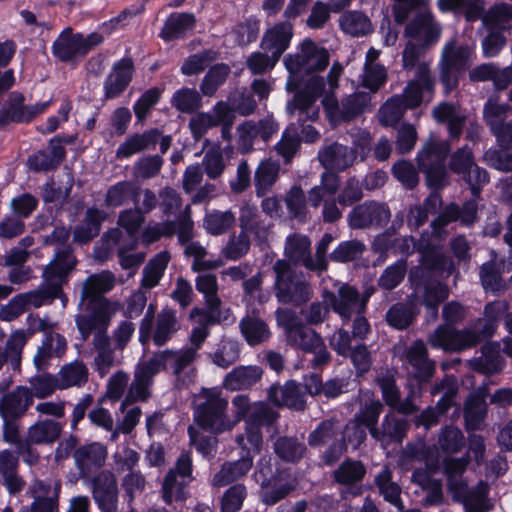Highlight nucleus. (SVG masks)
<instances>
[{"mask_svg": "<svg viewBox=\"0 0 512 512\" xmlns=\"http://www.w3.org/2000/svg\"><path fill=\"white\" fill-rule=\"evenodd\" d=\"M299 49L297 53L287 54L283 60L289 73L287 90L297 91L288 107L299 111L300 121H315L318 118V110L313 108V96L307 91L298 90L304 83L303 74L310 75L324 71L329 65L330 56L326 48L319 47L311 38H305L300 43Z\"/></svg>", "mask_w": 512, "mask_h": 512, "instance_id": "1", "label": "nucleus"}, {"mask_svg": "<svg viewBox=\"0 0 512 512\" xmlns=\"http://www.w3.org/2000/svg\"><path fill=\"white\" fill-rule=\"evenodd\" d=\"M256 479L261 486V500L273 506L288 497L298 486V481L290 468L272 465L270 460L259 462Z\"/></svg>", "mask_w": 512, "mask_h": 512, "instance_id": "2", "label": "nucleus"}, {"mask_svg": "<svg viewBox=\"0 0 512 512\" xmlns=\"http://www.w3.org/2000/svg\"><path fill=\"white\" fill-rule=\"evenodd\" d=\"M197 397L204 399L193 411L194 422L199 428L213 434H220L232 428L233 424L226 414L228 401L221 396L218 388L202 387Z\"/></svg>", "mask_w": 512, "mask_h": 512, "instance_id": "3", "label": "nucleus"}, {"mask_svg": "<svg viewBox=\"0 0 512 512\" xmlns=\"http://www.w3.org/2000/svg\"><path fill=\"white\" fill-rule=\"evenodd\" d=\"M273 270L275 295L279 303L301 307L310 300L312 293L309 284L297 277L289 261L278 259Z\"/></svg>", "mask_w": 512, "mask_h": 512, "instance_id": "4", "label": "nucleus"}, {"mask_svg": "<svg viewBox=\"0 0 512 512\" xmlns=\"http://www.w3.org/2000/svg\"><path fill=\"white\" fill-rule=\"evenodd\" d=\"M52 104V99L27 104L25 95L11 91L0 105V132L8 131L12 125H29L44 114Z\"/></svg>", "mask_w": 512, "mask_h": 512, "instance_id": "5", "label": "nucleus"}, {"mask_svg": "<svg viewBox=\"0 0 512 512\" xmlns=\"http://www.w3.org/2000/svg\"><path fill=\"white\" fill-rule=\"evenodd\" d=\"M104 37L98 32L88 35L73 33L71 27L63 29L51 46L52 55L60 62L69 63L83 59L95 47L102 44Z\"/></svg>", "mask_w": 512, "mask_h": 512, "instance_id": "6", "label": "nucleus"}, {"mask_svg": "<svg viewBox=\"0 0 512 512\" xmlns=\"http://www.w3.org/2000/svg\"><path fill=\"white\" fill-rule=\"evenodd\" d=\"M470 49L467 46L450 47L445 50L440 61L439 80L444 93L450 94L458 88L460 79L469 69Z\"/></svg>", "mask_w": 512, "mask_h": 512, "instance_id": "7", "label": "nucleus"}, {"mask_svg": "<svg viewBox=\"0 0 512 512\" xmlns=\"http://www.w3.org/2000/svg\"><path fill=\"white\" fill-rule=\"evenodd\" d=\"M391 218V210L387 203L367 200L352 208L347 216L351 229H380L385 227Z\"/></svg>", "mask_w": 512, "mask_h": 512, "instance_id": "8", "label": "nucleus"}, {"mask_svg": "<svg viewBox=\"0 0 512 512\" xmlns=\"http://www.w3.org/2000/svg\"><path fill=\"white\" fill-rule=\"evenodd\" d=\"M481 338L476 330L464 328L458 330L455 326H439L430 338L433 348H439L445 352H461L476 347Z\"/></svg>", "mask_w": 512, "mask_h": 512, "instance_id": "9", "label": "nucleus"}, {"mask_svg": "<svg viewBox=\"0 0 512 512\" xmlns=\"http://www.w3.org/2000/svg\"><path fill=\"white\" fill-rule=\"evenodd\" d=\"M89 314H81L76 317V326L83 340H87L94 330H97L95 340L103 345H108L105 332L110 323L109 301L104 299L102 303H90Z\"/></svg>", "mask_w": 512, "mask_h": 512, "instance_id": "10", "label": "nucleus"}, {"mask_svg": "<svg viewBox=\"0 0 512 512\" xmlns=\"http://www.w3.org/2000/svg\"><path fill=\"white\" fill-rule=\"evenodd\" d=\"M89 479L92 498L98 509L101 512H117L119 490L114 473L102 470Z\"/></svg>", "mask_w": 512, "mask_h": 512, "instance_id": "11", "label": "nucleus"}, {"mask_svg": "<svg viewBox=\"0 0 512 512\" xmlns=\"http://www.w3.org/2000/svg\"><path fill=\"white\" fill-rule=\"evenodd\" d=\"M78 260L71 245L58 247L53 259L44 268L42 278L45 281L59 284L61 290L68 284L71 273L75 270Z\"/></svg>", "mask_w": 512, "mask_h": 512, "instance_id": "12", "label": "nucleus"}, {"mask_svg": "<svg viewBox=\"0 0 512 512\" xmlns=\"http://www.w3.org/2000/svg\"><path fill=\"white\" fill-rule=\"evenodd\" d=\"M447 491L453 502L463 504L467 508H478L487 500L489 486L485 481L480 480L474 488L470 489L464 479L449 475L447 477Z\"/></svg>", "mask_w": 512, "mask_h": 512, "instance_id": "13", "label": "nucleus"}, {"mask_svg": "<svg viewBox=\"0 0 512 512\" xmlns=\"http://www.w3.org/2000/svg\"><path fill=\"white\" fill-rule=\"evenodd\" d=\"M404 35L417 41L423 48H429L438 42L441 28L431 12H419L406 25Z\"/></svg>", "mask_w": 512, "mask_h": 512, "instance_id": "14", "label": "nucleus"}, {"mask_svg": "<svg viewBox=\"0 0 512 512\" xmlns=\"http://www.w3.org/2000/svg\"><path fill=\"white\" fill-rule=\"evenodd\" d=\"M415 79L410 80L403 90L402 95H396L407 110L416 109L423 102V93L433 94L434 79L430 68L426 63H421L416 69Z\"/></svg>", "mask_w": 512, "mask_h": 512, "instance_id": "15", "label": "nucleus"}, {"mask_svg": "<svg viewBox=\"0 0 512 512\" xmlns=\"http://www.w3.org/2000/svg\"><path fill=\"white\" fill-rule=\"evenodd\" d=\"M134 72L135 66L131 57H123L116 61L103 82L104 99L120 97L132 82Z\"/></svg>", "mask_w": 512, "mask_h": 512, "instance_id": "16", "label": "nucleus"}, {"mask_svg": "<svg viewBox=\"0 0 512 512\" xmlns=\"http://www.w3.org/2000/svg\"><path fill=\"white\" fill-rule=\"evenodd\" d=\"M107 455V447L101 442L94 441L79 446L74 451L73 458L80 477L91 478L95 471L104 466Z\"/></svg>", "mask_w": 512, "mask_h": 512, "instance_id": "17", "label": "nucleus"}, {"mask_svg": "<svg viewBox=\"0 0 512 512\" xmlns=\"http://www.w3.org/2000/svg\"><path fill=\"white\" fill-rule=\"evenodd\" d=\"M367 474V468L361 460L345 458L333 471L335 483L348 488V492L356 497L363 493L362 482Z\"/></svg>", "mask_w": 512, "mask_h": 512, "instance_id": "18", "label": "nucleus"}, {"mask_svg": "<svg viewBox=\"0 0 512 512\" xmlns=\"http://www.w3.org/2000/svg\"><path fill=\"white\" fill-rule=\"evenodd\" d=\"M291 21L285 19L266 29L260 42V48L265 52L273 53L280 59L290 47L294 35V25Z\"/></svg>", "mask_w": 512, "mask_h": 512, "instance_id": "19", "label": "nucleus"}, {"mask_svg": "<svg viewBox=\"0 0 512 512\" xmlns=\"http://www.w3.org/2000/svg\"><path fill=\"white\" fill-rule=\"evenodd\" d=\"M33 394L26 386H17L0 399V417L2 420H18L23 417L33 404Z\"/></svg>", "mask_w": 512, "mask_h": 512, "instance_id": "20", "label": "nucleus"}, {"mask_svg": "<svg viewBox=\"0 0 512 512\" xmlns=\"http://www.w3.org/2000/svg\"><path fill=\"white\" fill-rule=\"evenodd\" d=\"M409 429L410 423L406 417L399 416L394 411H389L383 417L373 439L386 444H401L407 437Z\"/></svg>", "mask_w": 512, "mask_h": 512, "instance_id": "21", "label": "nucleus"}, {"mask_svg": "<svg viewBox=\"0 0 512 512\" xmlns=\"http://www.w3.org/2000/svg\"><path fill=\"white\" fill-rule=\"evenodd\" d=\"M197 19L191 12H173L165 20L159 32V37L169 43L184 39L189 32L196 28Z\"/></svg>", "mask_w": 512, "mask_h": 512, "instance_id": "22", "label": "nucleus"}, {"mask_svg": "<svg viewBox=\"0 0 512 512\" xmlns=\"http://www.w3.org/2000/svg\"><path fill=\"white\" fill-rule=\"evenodd\" d=\"M107 213L95 206L88 207L81 224L73 230V241L79 245H86L98 237Z\"/></svg>", "mask_w": 512, "mask_h": 512, "instance_id": "23", "label": "nucleus"}, {"mask_svg": "<svg viewBox=\"0 0 512 512\" xmlns=\"http://www.w3.org/2000/svg\"><path fill=\"white\" fill-rule=\"evenodd\" d=\"M373 250L379 254L392 253L405 258L412 255L417 249L418 241L413 236L396 237L389 232H381L373 241Z\"/></svg>", "mask_w": 512, "mask_h": 512, "instance_id": "24", "label": "nucleus"}, {"mask_svg": "<svg viewBox=\"0 0 512 512\" xmlns=\"http://www.w3.org/2000/svg\"><path fill=\"white\" fill-rule=\"evenodd\" d=\"M485 397V391H477L470 393L465 400L463 418L464 427L468 433L482 429L487 415Z\"/></svg>", "mask_w": 512, "mask_h": 512, "instance_id": "25", "label": "nucleus"}, {"mask_svg": "<svg viewBox=\"0 0 512 512\" xmlns=\"http://www.w3.org/2000/svg\"><path fill=\"white\" fill-rule=\"evenodd\" d=\"M48 149L37 150L28 156L26 164L30 171L47 173L60 167L67 155L66 148L53 146Z\"/></svg>", "mask_w": 512, "mask_h": 512, "instance_id": "26", "label": "nucleus"}, {"mask_svg": "<svg viewBox=\"0 0 512 512\" xmlns=\"http://www.w3.org/2000/svg\"><path fill=\"white\" fill-rule=\"evenodd\" d=\"M253 466V456L249 450L245 451L240 459L233 462H225L212 479L215 487H224L245 476Z\"/></svg>", "mask_w": 512, "mask_h": 512, "instance_id": "27", "label": "nucleus"}, {"mask_svg": "<svg viewBox=\"0 0 512 512\" xmlns=\"http://www.w3.org/2000/svg\"><path fill=\"white\" fill-rule=\"evenodd\" d=\"M116 283L115 275L110 270H103L87 277L82 298L90 303H102L106 299L103 295L110 292Z\"/></svg>", "mask_w": 512, "mask_h": 512, "instance_id": "28", "label": "nucleus"}, {"mask_svg": "<svg viewBox=\"0 0 512 512\" xmlns=\"http://www.w3.org/2000/svg\"><path fill=\"white\" fill-rule=\"evenodd\" d=\"M263 375V369L257 365L234 367L224 378L223 385L227 390H246L257 384Z\"/></svg>", "mask_w": 512, "mask_h": 512, "instance_id": "29", "label": "nucleus"}, {"mask_svg": "<svg viewBox=\"0 0 512 512\" xmlns=\"http://www.w3.org/2000/svg\"><path fill=\"white\" fill-rule=\"evenodd\" d=\"M360 299L359 291L351 285L344 284L338 289V295L328 293V300L332 310L337 313L344 322H348L353 314V306Z\"/></svg>", "mask_w": 512, "mask_h": 512, "instance_id": "30", "label": "nucleus"}, {"mask_svg": "<svg viewBox=\"0 0 512 512\" xmlns=\"http://www.w3.org/2000/svg\"><path fill=\"white\" fill-rule=\"evenodd\" d=\"M459 390L458 382L455 376L445 375L443 379L435 383L431 388V395L436 396L443 392V395L433 407L439 416L445 415L455 404V399Z\"/></svg>", "mask_w": 512, "mask_h": 512, "instance_id": "31", "label": "nucleus"}, {"mask_svg": "<svg viewBox=\"0 0 512 512\" xmlns=\"http://www.w3.org/2000/svg\"><path fill=\"white\" fill-rule=\"evenodd\" d=\"M178 329L176 311L168 307L163 308L157 315L155 331L151 336L154 345L164 346Z\"/></svg>", "mask_w": 512, "mask_h": 512, "instance_id": "32", "label": "nucleus"}, {"mask_svg": "<svg viewBox=\"0 0 512 512\" xmlns=\"http://www.w3.org/2000/svg\"><path fill=\"white\" fill-rule=\"evenodd\" d=\"M449 297V288L445 283L436 281L434 283H425L422 293L421 303L425 306L427 317L436 319L438 317L439 306Z\"/></svg>", "mask_w": 512, "mask_h": 512, "instance_id": "33", "label": "nucleus"}, {"mask_svg": "<svg viewBox=\"0 0 512 512\" xmlns=\"http://www.w3.org/2000/svg\"><path fill=\"white\" fill-rule=\"evenodd\" d=\"M274 451L282 461L298 463L304 457L307 447L297 437L280 436L274 442Z\"/></svg>", "mask_w": 512, "mask_h": 512, "instance_id": "34", "label": "nucleus"}, {"mask_svg": "<svg viewBox=\"0 0 512 512\" xmlns=\"http://www.w3.org/2000/svg\"><path fill=\"white\" fill-rule=\"evenodd\" d=\"M169 261L170 254L168 251H161L153 256L143 268L141 286L147 289L157 286Z\"/></svg>", "mask_w": 512, "mask_h": 512, "instance_id": "35", "label": "nucleus"}, {"mask_svg": "<svg viewBox=\"0 0 512 512\" xmlns=\"http://www.w3.org/2000/svg\"><path fill=\"white\" fill-rule=\"evenodd\" d=\"M61 432V424L52 419L38 420L28 428L30 440L37 445L54 443Z\"/></svg>", "mask_w": 512, "mask_h": 512, "instance_id": "36", "label": "nucleus"}, {"mask_svg": "<svg viewBox=\"0 0 512 512\" xmlns=\"http://www.w3.org/2000/svg\"><path fill=\"white\" fill-rule=\"evenodd\" d=\"M241 333L250 346H256L271 337L267 323L256 317H245L240 321Z\"/></svg>", "mask_w": 512, "mask_h": 512, "instance_id": "37", "label": "nucleus"}, {"mask_svg": "<svg viewBox=\"0 0 512 512\" xmlns=\"http://www.w3.org/2000/svg\"><path fill=\"white\" fill-rule=\"evenodd\" d=\"M416 251L420 255L421 266L428 271L443 270L446 265V257L442 247L430 241H418Z\"/></svg>", "mask_w": 512, "mask_h": 512, "instance_id": "38", "label": "nucleus"}, {"mask_svg": "<svg viewBox=\"0 0 512 512\" xmlns=\"http://www.w3.org/2000/svg\"><path fill=\"white\" fill-rule=\"evenodd\" d=\"M479 277L481 285L486 293L499 296L506 289L501 271L494 261L484 262L480 266Z\"/></svg>", "mask_w": 512, "mask_h": 512, "instance_id": "39", "label": "nucleus"}, {"mask_svg": "<svg viewBox=\"0 0 512 512\" xmlns=\"http://www.w3.org/2000/svg\"><path fill=\"white\" fill-rule=\"evenodd\" d=\"M279 166L270 160H263L256 168L254 185L256 195L264 197L277 181Z\"/></svg>", "mask_w": 512, "mask_h": 512, "instance_id": "40", "label": "nucleus"}, {"mask_svg": "<svg viewBox=\"0 0 512 512\" xmlns=\"http://www.w3.org/2000/svg\"><path fill=\"white\" fill-rule=\"evenodd\" d=\"M230 72V66L223 62L210 66L200 83L201 93L205 96H213L226 82Z\"/></svg>", "mask_w": 512, "mask_h": 512, "instance_id": "41", "label": "nucleus"}, {"mask_svg": "<svg viewBox=\"0 0 512 512\" xmlns=\"http://www.w3.org/2000/svg\"><path fill=\"white\" fill-rule=\"evenodd\" d=\"M219 51L209 48L189 55L182 63L180 71L185 76L198 75L219 58Z\"/></svg>", "mask_w": 512, "mask_h": 512, "instance_id": "42", "label": "nucleus"}, {"mask_svg": "<svg viewBox=\"0 0 512 512\" xmlns=\"http://www.w3.org/2000/svg\"><path fill=\"white\" fill-rule=\"evenodd\" d=\"M384 410V404L380 400H371L366 402L354 416V422L357 426H363L367 429L373 438L377 433L378 422L381 413Z\"/></svg>", "mask_w": 512, "mask_h": 512, "instance_id": "43", "label": "nucleus"}, {"mask_svg": "<svg viewBox=\"0 0 512 512\" xmlns=\"http://www.w3.org/2000/svg\"><path fill=\"white\" fill-rule=\"evenodd\" d=\"M286 341L289 346L307 353L321 343V335L302 324L286 336Z\"/></svg>", "mask_w": 512, "mask_h": 512, "instance_id": "44", "label": "nucleus"}, {"mask_svg": "<svg viewBox=\"0 0 512 512\" xmlns=\"http://www.w3.org/2000/svg\"><path fill=\"white\" fill-rule=\"evenodd\" d=\"M195 287L199 293L204 295L205 303L210 312H218L221 301L217 295V277L214 274L198 275L195 279Z\"/></svg>", "mask_w": 512, "mask_h": 512, "instance_id": "45", "label": "nucleus"}, {"mask_svg": "<svg viewBox=\"0 0 512 512\" xmlns=\"http://www.w3.org/2000/svg\"><path fill=\"white\" fill-rule=\"evenodd\" d=\"M139 195V187L134 183L123 180L110 186L106 192L105 204L107 207H120L129 198H136Z\"/></svg>", "mask_w": 512, "mask_h": 512, "instance_id": "46", "label": "nucleus"}, {"mask_svg": "<svg viewBox=\"0 0 512 512\" xmlns=\"http://www.w3.org/2000/svg\"><path fill=\"white\" fill-rule=\"evenodd\" d=\"M340 28L352 36H363L370 32L371 22L361 11H348L339 19Z\"/></svg>", "mask_w": 512, "mask_h": 512, "instance_id": "47", "label": "nucleus"}, {"mask_svg": "<svg viewBox=\"0 0 512 512\" xmlns=\"http://www.w3.org/2000/svg\"><path fill=\"white\" fill-rule=\"evenodd\" d=\"M451 150L449 141H438L430 137L416 156L417 162H442L445 163Z\"/></svg>", "mask_w": 512, "mask_h": 512, "instance_id": "48", "label": "nucleus"}, {"mask_svg": "<svg viewBox=\"0 0 512 512\" xmlns=\"http://www.w3.org/2000/svg\"><path fill=\"white\" fill-rule=\"evenodd\" d=\"M171 104L177 111L190 114L201 107L202 99L195 89L182 87L174 92Z\"/></svg>", "mask_w": 512, "mask_h": 512, "instance_id": "49", "label": "nucleus"}, {"mask_svg": "<svg viewBox=\"0 0 512 512\" xmlns=\"http://www.w3.org/2000/svg\"><path fill=\"white\" fill-rule=\"evenodd\" d=\"M235 223V215L231 211L214 210L204 218V228L207 233L219 236L225 234Z\"/></svg>", "mask_w": 512, "mask_h": 512, "instance_id": "50", "label": "nucleus"}, {"mask_svg": "<svg viewBox=\"0 0 512 512\" xmlns=\"http://www.w3.org/2000/svg\"><path fill=\"white\" fill-rule=\"evenodd\" d=\"M59 389H66L72 386H80L88 380V369L82 363L75 361L64 365L60 369Z\"/></svg>", "mask_w": 512, "mask_h": 512, "instance_id": "51", "label": "nucleus"}, {"mask_svg": "<svg viewBox=\"0 0 512 512\" xmlns=\"http://www.w3.org/2000/svg\"><path fill=\"white\" fill-rule=\"evenodd\" d=\"M365 245L358 239L341 241L330 253L329 258L335 263L352 262L362 256Z\"/></svg>", "mask_w": 512, "mask_h": 512, "instance_id": "52", "label": "nucleus"}, {"mask_svg": "<svg viewBox=\"0 0 512 512\" xmlns=\"http://www.w3.org/2000/svg\"><path fill=\"white\" fill-rule=\"evenodd\" d=\"M407 272V261L405 258L398 259L387 266L378 279V286L381 289L391 291L399 286Z\"/></svg>", "mask_w": 512, "mask_h": 512, "instance_id": "53", "label": "nucleus"}, {"mask_svg": "<svg viewBox=\"0 0 512 512\" xmlns=\"http://www.w3.org/2000/svg\"><path fill=\"white\" fill-rule=\"evenodd\" d=\"M22 294L25 295L24 298L28 307L32 305L36 308L42 306L47 300L53 301L55 299L65 297L59 284H54L45 280H43L39 290L29 291Z\"/></svg>", "mask_w": 512, "mask_h": 512, "instance_id": "54", "label": "nucleus"}, {"mask_svg": "<svg viewBox=\"0 0 512 512\" xmlns=\"http://www.w3.org/2000/svg\"><path fill=\"white\" fill-rule=\"evenodd\" d=\"M418 169L425 175V181L431 190H440L445 186L447 171L442 162H417Z\"/></svg>", "mask_w": 512, "mask_h": 512, "instance_id": "55", "label": "nucleus"}, {"mask_svg": "<svg viewBox=\"0 0 512 512\" xmlns=\"http://www.w3.org/2000/svg\"><path fill=\"white\" fill-rule=\"evenodd\" d=\"M196 357V352L192 348H188L182 353L176 352L175 358L171 360L172 374L176 377L178 382H181L183 386H188L193 382L194 369H191L184 376H182V372L186 369Z\"/></svg>", "mask_w": 512, "mask_h": 512, "instance_id": "56", "label": "nucleus"}, {"mask_svg": "<svg viewBox=\"0 0 512 512\" xmlns=\"http://www.w3.org/2000/svg\"><path fill=\"white\" fill-rule=\"evenodd\" d=\"M259 31L260 20L254 15L246 17L244 21L238 23L232 30L236 37V43L241 47L255 42L259 36Z\"/></svg>", "mask_w": 512, "mask_h": 512, "instance_id": "57", "label": "nucleus"}, {"mask_svg": "<svg viewBox=\"0 0 512 512\" xmlns=\"http://www.w3.org/2000/svg\"><path fill=\"white\" fill-rule=\"evenodd\" d=\"M438 443L444 453L454 454L462 450L465 445V438L459 428L453 425H446L441 429Z\"/></svg>", "mask_w": 512, "mask_h": 512, "instance_id": "58", "label": "nucleus"}, {"mask_svg": "<svg viewBox=\"0 0 512 512\" xmlns=\"http://www.w3.org/2000/svg\"><path fill=\"white\" fill-rule=\"evenodd\" d=\"M475 165L472 149L465 145L455 150L449 158L448 169L456 175L465 176Z\"/></svg>", "mask_w": 512, "mask_h": 512, "instance_id": "59", "label": "nucleus"}, {"mask_svg": "<svg viewBox=\"0 0 512 512\" xmlns=\"http://www.w3.org/2000/svg\"><path fill=\"white\" fill-rule=\"evenodd\" d=\"M407 108L400 99L394 95L389 98L380 108V122L385 127H395L404 117Z\"/></svg>", "mask_w": 512, "mask_h": 512, "instance_id": "60", "label": "nucleus"}, {"mask_svg": "<svg viewBox=\"0 0 512 512\" xmlns=\"http://www.w3.org/2000/svg\"><path fill=\"white\" fill-rule=\"evenodd\" d=\"M488 166L499 171H512V145H498L490 148L484 154Z\"/></svg>", "mask_w": 512, "mask_h": 512, "instance_id": "61", "label": "nucleus"}, {"mask_svg": "<svg viewBox=\"0 0 512 512\" xmlns=\"http://www.w3.org/2000/svg\"><path fill=\"white\" fill-rule=\"evenodd\" d=\"M413 308L403 303L392 305L386 313V321L389 326L397 329H407L414 321Z\"/></svg>", "mask_w": 512, "mask_h": 512, "instance_id": "62", "label": "nucleus"}, {"mask_svg": "<svg viewBox=\"0 0 512 512\" xmlns=\"http://www.w3.org/2000/svg\"><path fill=\"white\" fill-rule=\"evenodd\" d=\"M163 89L157 86L144 91L133 104V111L138 121L145 120L151 109L159 103Z\"/></svg>", "mask_w": 512, "mask_h": 512, "instance_id": "63", "label": "nucleus"}, {"mask_svg": "<svg viewBox=\"0 0 512 512\" xmlns=\"http://www.w3.org/2000/svg\"><path fill=\"white\" fill-rule=\"evenodd\" d=\"M247 496L244 484L236 483L230 486L221 498V512H238Z\"/></svg>", "mask_w": 512, "mask_h": 512, "instance_id": "64", "label": "nucleus"}]
</instances>
